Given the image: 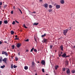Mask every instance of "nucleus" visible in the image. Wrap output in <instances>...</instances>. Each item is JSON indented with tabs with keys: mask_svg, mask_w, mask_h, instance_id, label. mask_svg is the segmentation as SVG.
I'll use <instances>...</instances> for the list:
<instances>
[{
	"mask_svg": "<svg viewBox=\"0 0 75 75\" xmlns=\"http://www.w3.org/2000/svg\"><path fill=\"white\" fill-rule=\"evenodd\" d=\"M69 30L68 29H66L65 30H63V33L64 35H66V34H67V33H68V31Z\"/></svg>",
	"mask_w": 75,
	"mask_h": 75,
	"instance_id": "obj_1",
	"label": "nucleus"
},
{
	"mask_svg": "<svg viewBox=\"0 0 75 75\" xmlns=\"http://www.w3.org/2000/svg\"><path fill=\"white\" fill-rule=\"evenodd\" d=\"M2 54H5V55L6 56H8V53H7V52H5L4 51H3L2 52Z\"/></svg>",
	"mask_w": 75,
	"mask_h": 75,
	"instance_id": "obj_2",
	"label": "nucleus"
},
{
	"mask_svg": "<svg viewBox=\"0 0 75 75\" xmlns=\"http://www.w3.org/2000/svg\"><path fill=\"white\" fill-rule=\"evenodd\" d=\"M48 41V39H44V40L42 41V42L44 43H45V44H47Z\"/></svg>",
	"mask_w": 75,
	"mask_h": 75,
	"instance_id": "obj_3",
	"label": "nucleus"
},
{
	"mask_svg": "<svg viewBox=\"0 0 75 75\" xmlns=\"http://www.w3.org/2000/svg\"><path fill=\"white\" fill-rule=\"evenodd\" d=\"M7 58H5L4 59H2V61L4 62V63H7Z\"/></svg>",
	"mask_w": 75,
	"mask_h": 75,
	"instance_id": "obj_4",
	"label": "nucleus"
},
{
	"mask_svg": "<svg viewBox=\"0 0 75 75\" xmlns=\"http://www.w3.org/2000/svg\"><path fill=\"white\" fill-rule=\"evenodd\" d=\"M21 44L20 43H18L17 44L16 47H17V48H20V47H21Z\"/></svg>",
	"mask_w": 75,
	"mask_h": 75,
	"instance_id": "obj_5",
	"label": "nucleus"
},
{
	"mask_svg": "<svg viewBox=\"0 0 75 75\" xmlns=\"http://www.w3.org/2000/svg\"><path fill=\"white\" fill-rule=\"evenodd\" d=\"M41 64H42V65H45V60H42L41 62Z\"/></svg>",
	"mask_w": 75,
	"mask_h": 75,
	"instance_id": "obj_6",
	"label": "nucleus"
},
{
	"mask_svg": "<svg viewBox=\"0 0 75 75\" xmlns=\"http://www.w3.org/2000/svg\"><path fill=\"white\" fill-rule=\"evenodd\" d=\"M66 72H67V74H70V69H67Z\"/></svg>",
	"mask_w": 75,
	"mask_h": 75,
	"instance_id": "obj_7",
	"label": "nucleus"
},
{
	"mask_svg": "<svg viewBox=\"0 0 75 75\" xmlns=\"http://www.w3.org/2000/svg\"><path fill=\"white\" fill-rule=\"evenodd\" d=\"M66 55L67 54L65 53H64L63 55H62V57L63 58H65V57H66Z\"/></svg>",
	"mask_w": 75,
	"mask_h": 75,
	"instance_id": "obj_8",
	"label": "nucleus"
},
{
	"mask_svg": "<svg viewBox=\"0 0 75 75\" xmlns=\"http://www.w3.org/2000/svg\"><path fill=\"white\" fill-rule=\"evenodd\" d=\"M44 6L45 8H47V7H48V4H45L44 5Z\"/></svg>",
	"mask_w": 75,
	"mask_h": 75,
	"instance_id": "obj_9",
	"label": "nucleus"
},
{
	"mask_svg": "<svg viewBox=\"0 0 75 75\" xmlns=\"http://www.w3.org/2000/svg\"><path fill=\"white\" fill-rule=\"evenodd\" d=\"M60 48L61 50L62 51H63V46L62 45L60 47Z\"/></svg>",
	"mask_w": 75,
	"mask_h": 75,
	"instance_id": "obj_10",
	"label": "nucleus"
},
{
	"mask_svg": "<svg viewBox=\"0 0 75 75\" xmlns=\"http://www.w3.org/2000/svg\"><path fill=\"white\" fill-rule=\"evenodd\" d=\"M4 24H7L8 23V21L7 20H5L4 21Z\"/></svg>",
	"mask_w": 75,
	"mask_h": 75,
	"instance_id": "obj_11",
	"label": "nucleus"
},
{
	"mask_svg": "<svg viewBox=\"0 0 75 75\" xmlns=\"http://www.w3.org/2000/svg\"><path fill=\"white\" fill-rule=\"evenodd\" d=\"M24 68L25 69V70H27V69H28V67L27 66H25L24 67Z\"/></svg>",
	"mask_w": 75,
	"mask_h": 75,
	"instance_id": "obj_12",
	"label": "nucleus"
},
{
	"mask_svg": "<svg viewBox=\"0 0 75 75\" xmlns=\"http://www.w3.org/2000/svg\"><path fill=\"white\" fill-rule=\"evenodd\" d=\"M38 24H39V23H35L33 24V25H38Z\"/></svg>",
	"mask_w": 75,
	"mask_h": 75,
	"instance_id": "obj_13",
	"label": "nucleus"
},
{
	"mask_svg": "<svg viewBox=\"0 0 75 75\" xmlns=\"http://www.w3.org/2000/svg\"><path fill=\"white\" fill-rule=\"evenodd\" d=\"M3 58L2 57H1L0 58V63H1V62H2V59Z\"/></svg>",
	"mask_w": 75,
	"mask_h": 75,
	"instance_id": "obj_14",
	"label": "nucleus"
},
{
	"mask_svg": "<svg viewBox=\"0 0 75 75\" xmlns=\"http://www.w3.org/2000/svg\"><path fill=\"white\" fill-rule=\"evenodd\" d=\"M56 8H60V5H57L56 6Z\"/></svg>",
	"mask_w": 75,
	"mask_h": 75,
	"instance_id": "obj_15",
	"label": "nucleus"
},
{
	"mask_svg": "<svg viewBox=\"0 0 75 75\" xmlns=\"http://www.w3.org/2000/svg\"><path fill=\"white\" fill-rule=\"evenodd\" d=\"M60 2L62 4H64V0H61L60 1Z\"/></svg>",
	"mask_w": 75,
	"mask_h": 75,
	"instance_id": "obj_16",
	"label": "nucleus"
},
{
	"mask_svg": "<svg viewBox=\"0 0 75 75\" xmlns=\"http://www.w3.org/2000/svg\"><path fill=\"white\" fill-rule=\"evenodd\" d=\"M72 74H74L75 72V70H73L71 71Z\"/></svg>",
	"mask_w": 75,
	"mask_h": 75,
	"instance_id": "obj_17",
	"label": "nucleus"
},
{
	"mask_svg": "<svg viewBox=\"0 0 75 75\" xmlns=\"http://www.w3.org/2000/svg\"><path fill=\"white\" fill-rule=\"evenodd\" d=\"M45 36H46V33H45L44 35H42V37L43 38V37H45Z\"/></svg>",
	"mask_w": 75,
	"mask_h": 75,
	"instance_id": "obj_18",
	"label": "nucleus"
},
{
	"mask_svg": "<svg viewBox=\"0 0 75 75\" xmlns=\"http://www.w3.org/2000/svg\"><path fill=\"white\" fill-rule=\"evenodd\" d=\"M59 67L57 65L55 66V69L56 70H57L58 69V67Z\"/></svg>",
	"mask_w": 75,
	"mask_h": 75,
	"instance_id": "obj_19",
	"label": "nucleus"
},
{
	"mask_svg": "<svg viewBox=\"0 0 75 75\" xmlns=\"http://www.w3.org/2000/svg\"><path fill=\"white\" fill-rule=\"evenodd\" d=\"M11 34H12V35L13 34H14V32L13 31V30L11 31Z\"/></svg>",
	"mask_w": 75,
	"mask_h": 75,
	"instance_id": "obj_20",
	"label": "nucleus"
},
{
	"mask_svg": "<svg viewBox=\"0 0 75 75\" xmlns=\"http://www.w3.org/2000/svg\"><path fill=\"white\" fill-rule=\"evenodd\" d=\"M12 47V49H14V48L15 47V46L14 45H13L11 46Z\"/></svg>",
	"mask_w": 75,
	"mask_h": 75,
	"instance_id": "obj_21",
	"label": "nucleus"
},
{
	"mask_svg": "<svg viewBox=\"0 0 75 75\" xmlns=\"http://www.w3.org/2000/svg\"><path fill=\"white\" fill-rule=\"evenodd\" d=\"M66 64H67V65L68 64V63H69L68 61V60H66Z\"/></svg>",
	"mask_w": 75,
	"mask_h": 75,
	"instance_id": "obj_22",
	"label": "nucleus"
},
{
	"mask_svg": "<svg viewBox=\"0 0 75 75\" xmlns=\"http://www.w3.org/2000/svg\"><path fill=\"white\" fill-rule=\"evenodd\" d=\"M52 10L51 9H50L49 10V13H51L52 12Z\"/></svg>",
	"mask_w": 75,
	"mask_h": 75,
	"instance_id": "obj_23",
	"label": "nucleus"
},
{
	"mask_svg": "<svg viewBox=\"0 0 75 75\" xmlns=\"http://www.w3.org/2000/svg\"><path fill=\"white\" fill-rule=\"evenodd\" d=\"M6 7H7V5H5L4 6V8H6Z\"/></svg>",
	"mask_w": 75,
	"mask_h": 75,
	"instance_id": "obj_24",
	"label": "nucleus"
},
{
	"mask_svg": "<svg viewBox=\"0 0 75 75\" xmlns=\"http://www.w3.org/2000/svg\"><path fill=\"white\" fill-rule=\"evenodd\" d=\"M15 61H18V57H15Z\"/></svg>",
	"mask_w": 75,
	"mask_h": 75,
	"instance_id": "obj_25",
	"label": "nucleus"
},
{
	"mask_svg": "<svg viewBox=\"0 0 75 75\" xmlns=\"http://www.w3.org/2000/svg\"><path fill=\"white\" fill-rule=\"evenodd\" d=\"M4 67H5V66L4 65L3 66H1L0 67V68H2L3 69Z\"/></svg>",
	"mask_w": 75,
	"mask_h": 75,
	"instance_id": "obj_26",
	"label": "nucleus"
},
{
	"mask_svg": "<svg viewBox=\"0 0 75 75\" xmlns=\"http://www.w3.org/2000/svg\"><path fill=\"white\" fill-rule=\"evenodd\" d=\"M49 7L50 8H52V5H49Z\"/></svg>",
	"mask_w": 75,
	"mask_h": 75,
	"instance_id": "obj_27",
	"label": "nucleus"
},
{
	"mask_svg": "<svg viewBox=\"0 0 75 75\" xmlns=\"http://www.w3.org/2000/svg\"><path fill=\"white\" fill-rule=\"evenodd\" d=\"M23 26H24V28H27L28 27H26V26H25V24H23Z\"/></svg>",
	"mask_w": 75,
	"mask_h": 75,
	"instance_id": "obj_28",
	"label": "nucleus"
},
{
	"mask_svg": "<svg viewBox=\"0 0 75 75\" xmlns=\"http://www.w3.org/2000/svg\"><path fill=\"white\" fill-rule=\"evenodd\" d=\"M18 10H19L20 11L21 14H23V12H22V11H21V10L20 9H19V8H18Z\"/></svg>",
	"mask_w": 75,
	"mask_h": 75,
	"instance_id": "obj_29",
	"label": "nucleus"
},
{
	"mask_svg": "<svg viewBox=\"0 0 75 75\" xmlns=\"http://www.w3.org/2000/svg\"><path fill=\"white\" fill-rule=\"evenodd\" d=\"M34 49V47H33L32 48L30 52H32V51H33Z\"/></svg>",
	"mask_w": 75,
	"mask_h": 75,
	"instance_id": "obj_30",
	"label": "nucleus"
},
{
	"mask_svg": "<svg viewBox=\"0 0 75 75\" xmlns=\"http://www.w3.org/2000/svg\"><path fill=\"white\" fill-rule=\"evenodd\" d=\"M12 24H13V25H14V24H15V21H13L12 23Z\"/></svg>",
	"mask_w": 75,
	"mask_h": 75,
	"instance_id": "obj_31",
	"label": "nucleus"
},
{
	"mask_svg": "<svg viewBox=\"0 0 75 75\" xmlns=\"http://www.w3.org/2000/svg\"><path fill=\"white\" fill-rule=\"evenodd\" d=\"M17 66H16L15 65H14L13 66V68H17Z\"/></svg>",
	"mask_w": 75,
	"mask_h": 75,
	"instance_id": "obj_32",
	"label": "nucleus"
},
{
	"mask_svg": "<svg viewBox=\"0 0 75 75\" xmlns=\"http://www.w3.org/2000/svg\"><path fill=\"white\" fill-rule=\"evenodd\" d=\"M34 51H35V52H37V49H34Z\"/></svg>",
	"mask_w": 75,
	"mask_h": 75,
	"instance_id": "obj_33",
	"label": "nucleus"
},
{
	"mask_svg": "<svg viewBox=\"0 0 75 75\" xmlns=\"http://www.w3.org/2000/svg\"><path fill=\"white\" fill-rule=\"evenodd\" d=\"M42 71L43 72H45V71L44 70V69H42Z\"/></svg>",
	"mask_w": 75,
	"mask_h": 75,
	"instance_id": "obj_34",
	"label": "nucleus"
},
{
	"mask_svg": "<svg viewBox=\"0 0 75 75\" xmlns=\"http://www.w3.org/2000/svg\"><path fill=\"white\" fill-rule=\"evenodd\" d=\"M52 47H53V46H52V45H50V48H51V49H52Z\"/></svg>",
	"mask_w": 75,
	"mask_h": 75,
	"instance_id": "obj_35",
	"label": "nucleus"
},
{
	"mask_svg": "<svg viewBox=\"0 0 75 75\" xmlns=\"http://www.w3.org/2000/svg\"><path fill=\"white\" fill-rule=\"evenodd\" d=\"M15 40H19V38H18V37L16 38Z\"/></svg>",
	"mask_w": 75,
	"mask_h": 75,
	"instance_id": "obj_36",
	"label": "nucleus"
},
{
	"mask_svg": "<svg viewBox=\"0 0 75 75\" xmlns=\"http://www.w3.org/2000/svg\"><path fill=\"white\" fill-rule=\"evenodd\" d=\"M35 64L34 63V62H33L32 63V65L34 66V65Z\"/></svg>",
	"mask_w": 75,
	"mask_h": 75,
	"instance_id": "obj_37",
	"label": "nucleus"
},
{
	"mask_svg": "<svg viewBox=\"0 0 75 75\" xmlns=\"http://www.w3.org/2000/svg\"><path fill=\"white\" fill-rule=\"evenodd\" d=\"M13 64H11V69H13Z\"/></svg>",
	"mask_w": 75,
	"mask_h": 75,
	"instance_id": "obj_38",
	"label": "nucleus"
},
{
	"mask_svg": "<svg viewBox=\"0 0 75 75\" xmlns=\"http://www.w3.org/2000/svg\"><path fill=\"white\" fill-rule=\"evenodd\" d=\"M15 22H16L17 23H18L19 24V22H18V21H17L15 20Z\"/></svg>",
	"mask_w": 75,
	"mask_h": 75,
	"instance_id": "obj_39",
	"label": "nucleus"
},
{
	"mask_svg": "<svg viewBox=\"0 0 75 75\" xmlns=\"http://www.w3.org/2000/svg\"><path fill=\"white\" fill-rule=\"evenodd\" d=\"M63 71H65V68H63Z\"/></svg>",
	"mask_w": 75,
	"mask_h": 75,
	"instance_id": "obj_40",
	"label": "nucleus"
},
{
	"mask_svg": "<svg viewBox=\"0 0 75 75\" xmlns=\"http://www.w3.org/2000/svg\"><path fill=\"white\" fill-rule=\"evenodd\" d=\"M25 41H27V42H28V41H29V40L28 39L26 40H25Z\"/></svg>",
	"mask_w": 75,
	"mask_h": 75,
	"instance_id": "obj_41",
	"label": "nucleus"
},
{
	"mask_svg": "<svg viewBox=\"0 0 75 75\" xmlns=\"http://www.w3.org/2000/svg\"><path fill=\"white\" fill-rule=\"evenodd\" d=\"M69 57V55H67V56L66 55V57H65V58H67V57L68 58Z\"/></svg>",
	"mask_w": 75,
	"mask_h": 75,
	"instance_id": "obj_42",
	"label": "nucleus"
},
{
	"mask_svg": "<svg viewBox=\"0 0 75 75\" xmlns=\"http://www.w3.org/2000/svg\"><path fill=\"white\" fill-rule=\"evenodd\" d=\"M59 57H60L61 56V54H59Z\"/></svg>",
	"mask_w": 75,
	"mask_h": 75,
	"instance_id": "obj_43",
	"label": "nucleus"
},
{
	"mask_svg": "<svg viewBox=\"0 0 75 75\" xmlns=\"http://www.w3.org/2000/svg\"><path fill=\"white\" fill-rule=\"evenodd\" d=\"M34 39H35V42H37V39H36L35 38Z\"/></svg>",
	"mask_w": 75,
	"mask_h": 75,
	"instance_id": "obj_44",
	"label": "nucleus"
},
{
	"mask_svg": "<svg viewBox=\"0 0 75 75\" xmlns=\"http://www.w3.org/2000/svg\"><path fill=\"white\" fill-rule=\"evenodd\" d=\"M0 5H1V6L2 5V2H0Z\"/></svg>",
	"mask_w": 75,
	"mask_h": 75,
	"instance_id": "obj_45",
	"label": "nucleus"
},
{
	"mask_svg": "<svg viewBox=\"0 0 75 75\" xmlns=\"http://www.w3.org/2000/svg\"><path fill=\"white\" fill-rule=\"evenodd\" d=\"M11 14H13V11H11Z\"/></svg>",
	"mask_w": 75,
	"mask_h": 75,
	"instance_id": "obj_46",
	"label": "nucleus"
},
{
	"mask_svg": "<svg viewBox=\"0 0 75 75\" xmlns=\"http://www.w3.org/2000/svg\"><path fill=\"white\" fill-rule=\"evenodd\" d=\"M2 24V21H0V24Z\"/></svg>",
	"mask_w": 75,
	"mask_h": 75,
	"instance_id": "obj_47",
	"label": "nucleus"
},
{
	"mask_svg": "<svg viewBox=\"0 0 75 75\" xmlns=\"http://www.w3.org/2000/svg\"><path fill=\"white\" fill-rule=\"evenodd\" d=\"M1 44H2V42H1V41H0V45H1Z\"/></svg>",
	"mask_w": 75,
	"mask_h": 75,
	"instance_id": "obj_48",
	"label": "nucleus"
},
{
	"mask_svg": "<svg viewBox=\"0 0 75 75\" xmlns=\"http://www.w3.org/2000/svg\"><path fill=\"white\" fill-rule=\"evenodd\" d=\"M13 8L15 10L16 9V8H15V6H13Z\"/></svg>",
	"mask_w": 75,
	"mask_h": 75,
	"instance_id": "obj_49",
	"label": "nucleus"
},
{
	"mask_svg": "<svg viewBox=\"0 0 75 75\" xmlns=\"http://www.w3.org/2000/svg\"><path fill=\"white\" fill-rule=\"evenodd\" d=\"M69 28V29H68V30H69L71 29V27H70Z\"/></svg>",
	"mask_w": 75,
	"mask_h": 75,
	"instance_id": "obj_50",
	"label": "nucleus"
},
{
	"mask_svg": "<svg viewBox=\"0 0 75 75\" xmlns=\"http://www.w3.org/2000/svg\"><path fill=\"white\" fill-rule=\"evenodd\" d=\"M26 52H28V50H26Z\"/></svg>",
	"mask_w": 75,
	"mask_h": 75,
	"instance_id": "obj_51",
	"label": "nucleus"
},
{
	"mask_svg": "<svg viewBox=\"0 0 75 75\" xmlns=\"http://www.w3.org/2000/svg\"><path fill=\"white\" fill-rule=\"evenodd\" d=\"M18 55H20V52H19L18 53Z\"/></svg>",
	"mask_w": 75,
	"mask_h": 75,
	"instance_id": "obj_52",
	"label": "nucleus"
},
{
	"mask_svg": "<svg viewBox=\"0 0 75 75\" xmlns=\"http://www.w3.org/2000/svg\"><path fill=\"white\" fill-rule=\"evenodd\" d=\"M15 37L16 38H17V35H16L15 36Z\"/></svg>",
	"mask_w": 75,
	"mask_h": 75,
	"instance_id": "obj_53",
	"label": "nucleus"
},
{
	"mask_svg": "<svg viewBox=\"0 0 75 75\" xmlns=\"http://www.w3.org/2000/svg\"><path fill=\"white\" fill-rule=\"evenodd\" d=\"M36 12L35 11H34L33 12V13H35Z\"/></svg>",
	"mask_w": 75,
	"mask_h": 75,
	"instance_id": "obj_54",
	"label": "nucleus"
},
{
	"mask_svg": "<svg viewBox=\"0 0 75 75\" xmlns=\"http://www.w3.org/2000/svg\"><path fill=\"white\" fill-rule=\"evenodd\" d=\"M61 54H63V52H61Z\"/></svg>",
	"mask_w": 75,
	"mask_h": 75,
	"instance_id": "obj_55",
	"label": "nucleus"
},
{
	"mask_svg": "<svg viewBox=\"0 0 75 75\" xmlns=\"http://www.w3.org/2000/svg\"><path fill=\"white\" fill-rule=\"evenodd\" d=\"M40 0V1L41 2V1H42V0Z\"/></svg>",
	"mask_w": 75,
	"mask_h": 75,
	"instance_id": "obj_56",
	"label": "nucleus"
},
{
	"mask_svg": "<svg viewBox=\"0 0 75 75\" xmlns=\"http://www.w3.org/2000/svg\"><path fill=\"white\" fill-rule=\"evenodd\" d=\"M39 64V63H40V62L39 61H38L37 62Z\"/></svg>",
	"mask_w": 75,
	"mask_h": 75,
	"instance_id": "obj_57",
	"label": "nucleus"
},
{
	"mask_svg": "<svg viewBox=\"0 0 75 75\" xmlns=\"http://www.w3.org/2000/svg\"><path fill=\"white\" fill-rule=\"evenodd\" d=\"M4 42L5 43H7V41H5Z\"/></svg>",
	"mask_w": 75,
	"mask_h": 75,
	"instance_id": "obj_58",
	"label": "nucleus"
},
{
	"mask_svg": "<svg viewBox=\"0 0 75 75\" xmlns=\"http://www.w3.org/2000/svg\"><path fill=\"white\" fill-rule=\"evenodd\" d=\"M73 47V48H75V46H74Z\"/></svg>",
	"mask_w": 75,
	"mask_h": 75,
	"instance_id": "obj_59",
	"label": "nucleus"
},
{
	"mask_svg": "<svg viewBox=\"0 0 75 75\" xmlns=\"http://www.w3.org/2000/svg\"><path fill=\"white\" fill-rule=\"evenodd\" d=\"M35 75H37V73H36Z\"/></svg>",
	"mask_w": 75,
	"mask_h": 75,
	"instance_id": "obj_60",
	"label": "nucleus"
},
{
	"mask_svg": "<svg viewBox=\"0 0 75 75\" xmlns=\"http://www.w3.org/2000/svg\"><path fill=\"white\" fill-rule=\"evenodd\" d=\"M55 52H57V50H55Z\"/></svg>",
	"mask_w": 75,
	"mask_h": 75,
	"instance_id": "obj_61",
	"label": "nucleus"
},
{
	"mask_svg": "<svg viewBox=\"0 0 75 75\" xmlns=\"http://www.w3.org/2000/svg\"><path fill=\"white\" fill-rule=\"evenodd\" d=\"M46 75H48V74H46Z\"/></svg>",
	"mask_w": 75,
	"mask_h": 75,
	"instance_id": "obj_62",
	"label": "nucleus"
},
{
	"mask_svg": "<svg viewBox=\"0 0 75 75\" xmlns=\"http://www.w3.org/2000/svg\"><path fill=\"white\" fill-rule=\"evenodd\" d=\"M0 73H1V71H0Z\"/></svg>",
	"mask_w": 75,
	"mask_h": 75,
	"instance_id": "obj_63",
	"label": "nucleus"
},
{
	"mask_svg": "<svg viewBox=\"0 0 75 75\" xmlns=\"http://www.w3.org/2000/svg\"><path fill=\"white\" fill-rule=\"evenodd\" d=\"M57 58H58V59H59V57H57Z\"/></svg>",
	"mask_w": 75,
	"mask_h": 75,
	"instance_id": "obj_64",
	"label": "nucleus"
}]
</instances>
